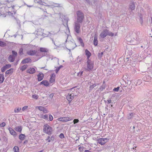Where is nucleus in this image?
I'll return each mask as SVG.
<instances>
[{"label": "nucleus", "mask_w": 152, "mask_h": 152, "mask_svg": "<svg viewBox=\"0 0 152 152\" xmlns=\"http://www.w3.org/2000/svg\"><path fill=\"white\" fill-rule=\"evenodd\" d=\"M77 15V22L79 23H83L84 19V15L81 11H78L76 12Z\"/></svg>", "instance_id": "obj_1"}, {"label": "nucleus", "mask_w": 152, "mask_h": 152, "mask_svg": "<svg viewBox=\"0 0 152 152\" xmlns=\"http://www.w3.org/2000/svg\"><path fill=\"white\" fill-rule=\"evenodd\" d=\"M43 131L44 133L49 135H50L52 133V128L49 126L48 124H46L43 126Z\"/></svg>", "instance_id": "obj_2"}, {"label": "nucleus", "mask_w": 152, "mask_h": 152, "mask_svg": "<svg viewBox=\"0 0 152 152\" xmlns=\"http://www.w3.org/2000/svg\"><path fill=\"white\" fill-rule=\"evenodd\" d=\"M107 35L112 37L114 35V34L111 32H110L107 29H104L102 31L100 34V36L102 38H104Z\"/></svg>", "instance_id": "obj_3"}, {"label": "nucleus", "mask_w": 152, "mask_h": 152, "mask_svg": "<svg viewBox=\"0 0 152 152\" xmlns=\"http://www.w3.org/2000/svg\"><path fill=\"white\" fill-rule=\"evenodd\" d=\"M80 28V24L77 22H75L74 25V31L75 35H78L80 33L81 31Z\"/></svg>", "instance_id": "obj_4"}, {"label": "nucleus", "mask_w": 152, "mask_h": 152, "mask_svg": "<svg viewBox=\"0 0 152 152\" xmlns=\"http://www.w3.org/2000/svg\"><path fill=\"white\" fill-rule=\"evenodd\" d=\"M87 67L88 69V71H89L93 69L94 67V63L91 61L90 59L87 60Z\"/></svg>", "instance_id": "obj_5"}, {"label": "nucleus", "mask_w": 152, "mask_h": 152, "mask_svg": "<svg viewBox=\"0 0 152 152\" xmlns=\"http://www.w3.org/2000/svg\"><path fill=\"white\" fill-rule=\"evenodd\" d=\"M58 120L59 121L66 122L70 120V118L68 117H61L58 118Z\"/></svg>", "instance_id": "obj_6"}, {"label": "nucleus", "mask_w": 152, "mask_h": 152, "mask_svg": "<svg viewBox=\"0 0 152 152\" xmlns=\"http://www.w3.org/2000/svg\"><path fill=\"white\" fill-rule=\"evenodd\" d=\"M109 139L107 138H101L99 140V143L102 145H104L106 142H107Z\"/></svg>", "instance_id": "obj_7"}, {"label": "nucleus", "mask_w": 152, "mask_h": 152, "mask_svg": "<svg viewBox=\"0 0 152 152\" xmlns=\"http://www.w3.org/2000/svg\"><path fill=\"white\" fill-rule=\"evenodd\" d=\"M72 94H69L66 96V99L69 102H71L72 100L74 98V95H72Z\"/></svg>", "instance_id": "obj_8"}, {"label": "nucleus", "mask_w": 152, "mask_h": 152, "mask_svg": "<svg viewBox=\"0 0 152 152\" xmlns=\"http://www.w3.org/2000/svg\"><path fill=\"white\" fill-rule=\"evenodd\" d=\"M37 79L39 81H40L42 80L44 77V75L41 72L39 73V74L37 75Z\"/></svg>", "instance_id": "obj_9"}, {"label": "nucleus", "mask_w": 152, "mask_h": 152, "mask_svg": "<svg viewBox=\"0 0 152 152\" xmlns=\"http://www.w3.org/2000/svg\"><path fill=\"white\" fill-rule=\"evenodd\" d=\"M31 59L29 58H27L23 60L21 62L22 64H25L26 63H31Z\"/></svg>", "instance_id": "obj_10"}, {"label": "nucleus", "mask_w": 152, "mask_h": 152, "mask_svg": "<svg viewBox=\"0 0 152 152\" xmlns=\"http://www.w3.org/2000/svg\"><path fill=\"white\" fill-rule=\"evenodd\" d=\"M36 70L34 68H30L27 69V72L31 74H34Z\"/></svg>", "instance_id": "obj_11"}, {"label": "nucleus", "mask_w": 152, "mask_h": 152, "mask_svg": "<svg viewBox=\"0 0 152 152\" xmlns=\"http://www.w3.org/2000/svg\"><path fill=\"white\" fill-rule=\"evenodd\" d=\"M37 51L35 50H30L27 52V54L29 56H33L34 55L37 53Z\"/></svg>", "instance_id": "obj_12"}, {"label": "nucleus", "mask_w": 152, "mask_h": 152, "mask_svg": "<svg viewBox=\"0 0 152 152\" xmlns=\"http://www.w3.org/2000/svg\"><path fill=\"white\" fill-rule=\"evenodd\" d=\"M15 58V56L13 55H10L8 58V60L10 62H12L14 61Z\"/></svg>", "instance_id": "obj_13"}, {"label": "nucleus", "mask_w": 152, "mask_h": 152, "mask_svg": "<svg viewBox=\"0 0 152 152\" xmlns=\"http://www.w3.org/2000/svg\"><path fill=\"white\" fill-rule=\"evenodd\" d=\"M55 75L54 73H53L52 74L50 75V83H53L55 81Z\"/></svg>", "instance_id": "obj_14"}, {"label": "nucleus", "mask_w": 152, "mask_h": 152, "mask_svg": "<svg viewBox=\"0 0 152 152\" xmlns=\"http://www.w3.org/2000/svg\"><path fill=\"white\" fill-rule=\"evenodd\" d=\"M44 85L45 86H47L49 85L48 82L46 80H43L40 83V85Z\"/></svg>", "instance_id": "obj_15"}, {"label": "nucleus", "mask_w": 152, "mask_h": 152, "mask_svg": "<svg viewBox=\"0 0 152 152\" xmlns=\"http://www.w3.org/2000/svg\"><path fill=\"white\" fill-rule=\"evenodd\" d=\"M129 7L131 10H134L135 9V4L134 2H132L130 4Z\"/></svg>", "instance_id": "obj_16"}, {"label": "nucleus", "mask_w": 152, "mask_h": 152, "mask_svg": "<svg viewBox=\"0 0 152 152\" xmlns=\"http://www.w3.org/2000/svg\"><path fill=\"white\" fill-rule=\"evenodd\" d=\"M86 54L87 56V59L89 60V58L91 55V53L87 49L85 50Z\"/></svg>", "instance_id": "obj_17"}, {"label": "nucleus", "mask_w": 152, "mask_h": 152, "mask_svg": "<svg viewBox=\"0 0 152 152\" xmlns=\"http://www.w3.org/2000/svg\"><path fill=\"white\" fill-rule=\"evenodd\" d=\"M98 41L97 40V36L95 35L94 37V44L95 46L97 45Z\"/></svg>", "instance_id": "obj_18"}, {"label": "nucleus", "mask_w": 152, "mask_h": 152, "mask_svg": "<svg viewBox=\"0 0 152 152\" xmlns=\"http://www.w3.org/2000/svg\"><path fill=\"white\" fill-rule=\"evenodd\" d=\"M10 134L13 135H16V133L15 131L11 127H9L8 129Z\"/></svg>", "instance_id": "obj_19"}, {"label": "nucleus", "mask_w": 152, "mask_h": 152, "mask_svg": "<svg viewBox=\"0 0 152 152\" xmlns=\"http://www.w3.org/2000/svg\"><path fill=\"white\" fill-rule=\"evenodd\" d=\"M131 57H126V58H124V61L126 62L127 64H130L131 61Z\"/></svg>", "instance_id": "obj_20"}, {"label": "nucleus", "mask_w": 152, "mask_h": 152, "mask_svg": "<svg viewBox=\"0 0 152 152\" xmlns=\"http://www.w3.org/2000/svg\"><path fill=\"white\" fill-rule=\"evenodd\" d=\"M98 85V84H96L95 83H94L93 84H92L91 85V86L89 88V91H91L93 89L94 87L96 86H97Z\"/></svg>", "instance_id": "obj_21"}, {"label": "nucleus", "mask_w": 152, "mask_h": 152, "mask_svg": "<svg viewBox=\"0 0 152 152\" xmlns=\"http://www.w3.org/2000/svg\"><path fill=\"white\" fill-rule=\"evenodd\" d=\"M78 39L79 42H80L81 45L82 47H84V44L83 42V40L82 38L81 37H79L78 38Z\"/></svg>", "instance_id": "obj_22"}, {"label": "nucleus", "mask_w": 152, "mask_h": 152, "mask_svg": "<svg viewBox=\"0 0 152 152\" xmlns=\"http://www.w3.org/2000/svg\"><path fill=\"white\" fill-rule=\"evenodd\" d=\"M15 129L18 132H21L22 130V128L21 126H18L15 128Z\"/></svg>", "instance_id": "obj_23"}, {"label": "nucleus", "mask_w": 152, "mask_h": 152, "mask_svg": "<svg viewBox=\"0 0 152 152\" xmlns=\"http://www.w3.org/2000/svg\"><path fill=\"white\" fill-rule=\"evenodd\" d=\"M4 79V78L3 74H0V83H1L3 82Z\"/></svg>", "instance_id": "obj_24"}, {"label": "nucleus", "mask_w": 152, "mask_h": 152, "mask_svg": "<svg viewBox=\"0 0 152 152\" xmlns=\"http://www.w3.org/2000/svg\"><path fill=\"white\" fill-rule=\"evenodd\" d=\"M64 21L63 22V24L64 26H68V18H66L64 19Z\"/></svg>", "instance_id": "obj_25"}, {"label": "nucleus", "mask_w": 152, "mask_h": 152, "mask_svg": "<svg viewBox=\"0 0 152 152\" xmlns=\"http://www.w3.org/2000/svg\"><path fill=\"white\" fill-rule=\"evenodd\" d=\"M28 66L27 65H24L21 66L20 69L22 71H23L27 68Z\"/></svg>", "instance_id": "obj_26"}, {"label": "nucleus", "mask_w": 152, "mask_h": 152, "mask_svg": "<svg viewBox=\"0 0 152 152\" xmlns=\"http://www.w3.org/2000/svg\"><path fill=\"white\" fill-rule=\"evenodd\" d=\"M25 136L23 134H21L19 136V139L21 140H23L25 139Z\"/></svg>", "instance_id": "obj_27"}, {"label": "nucleus", "mask_w": 152, "mask_h": 152, "mask_svg": "<svg viewBox=\"0 0 152 152\" xmlns=\"http://www.w3.org/2000/svg\"><path fill=\"white\" fill-rule=\"evenodd\" d=\"M39 50L40 52H47L48 51V50L47 49L43 48H40Z\"/></svg>", "instance_id": "obj_28"}, {"label": "nucleus", "mask_w": 152, "mask_h": 152, "mask_svg": "<svg viewBox=\"0 0 152 152\" xmlns=\"http://www.w3.org/2000/svg\"><path fill=\"white\" fill-rule=\"evenodd\" d=\"M13 72V68H11L9 70H7L5 74H6L8 75L10 73H12Z\"/></svg>", "instance_id": "obj_29"}, {"label": "nucleus", "mask_w": 152, "mask_h": 152, "mask_svg": "<svg viewBox=\"0 0 152 152\" xmlns=\"http://www.w3.org/2000/svg\"><path fill=\"white\" fill-rule=\"evenodd\" d=\"M41 118L43 119H44L46 120H48V116L47 114H45V115H41Z\"/></svg>", "instance_id": "obj_30"}, {"label": "nucleus", "mask_w": 152, "mask_h": 152, "mask_svg": "<svg viewBox=\"0 0 152 152\" xmlns=\"http://www.w3.org/2000/svg\"><path fill=\"white\" fill-rule=\"evenodd\" d=\"M13 151L14 152H19V148L17 146H14L13 148Z\"/></svg>", "instance_id": "obj_31"}, {"label": "nucleus", "mask_w": 152, "mask_h": 152, "mask_svg": "<svg viewBox=\"0 0 152 152\" xmlns=\"http://www.w3.org/2000/svg\"><path fill=\"white\" fill-rule=\"evenodd\" d=\"M139 16L140 18V23L142 25V24L143 23V19H142V15L141 14H139Z\"/></svg>", "instance_id": "obj_32"}, {"label": "nucleus", "mask_w": 152, "mask_h": 152, "mask_svg": "<svg viewBox=\"0 0 152 152\" xmlns=\"http://www.w3.org/2000/svg\"><path fill=\"white\" fill-rule=\"evenodd\" d=\"M134 115L133 113H129L128 115L127 118L129 119H131Z\"/></svg>", "instance_id": "obj_33"}, {"label": "nucleus", "mask_w": 152, "mask_h": 152, "mask_svg": "<svg viewBox=\"0 0 152 152\" xmlns=\"http://www.w3.org/2000/svg\"><path fill=\"white\" fill-rule=\"evenodd\" d=\"M21 110V107H17L14 109V112L15 113H18Z\"/></svg>", "instance_id": "obj_34"}, {"label": "nucleus", "mask_w": 152, "mask_h": 152, "mask_svg": "<svg viewBox=\"0 0 152 152\" xmlns=\"http://www.w3.org/2000/svg\"><path fill=\"white\" fill-rule=\"evenodd\" d=\"M11 66V65L10 64H7L6 65L4 66V68L6 70L10 68Z\"/></svg>", "instance_id": "obj_35"}, {"label": "nucleus", "mask_w": 152, "mask_h": 152, "mask_svg": "<svg viewBox=\"0 0 152 152\" xmlns=\"http://www.w3.org/2000/svg\"><path fill=\"white\" fill-rule=\"evenodd\" d=\"M6 45V44L4 42L0 41V46L1 47L5 46Z\"/></svg>", "instance_id": "obj_36"}, {"label": "nucleus", "mask_w": 152, "mask_h": 152, "mask_svg": "<svg viewBox=\"0 0 152 152\" xmlns=\"http://www.w3.org/2000/svg\"><path fill=\"white\" fill-rule=\"evenodd\" d=\"M103 54V52H102L100 53H99L98 55V56L99 58H100L102 56Z\"/></svg>", "instance_id": "obj_37"}, {"label": "nucleus", "mask_w": 152, "mask_h": 152, "mask_svg": "<svg viewBox=\"0 0 152 152\" xmlns=\"http://www.w3.org/2000/svg\"><path fill=\"white\" fill-rule=\"evenodd\" d=\"M127 39H128L127 41L129 42H131L132 41L135 42L136 41V39H135L134 38H133V39H131V40H130L129 39V37H127Z\"/></svg>", "instance_id": "obj_38"}, {"label": "nucleus", "mask_w": 152, "mask_h": 152, "mask_svg": "<svg viewBox=\"0 0 152 152\" xmlns=\"http://www.w3.org/2000/svg\"><path fill=\"white\" fill-rule=\"evenodd\" d=\"M23 50L22 48H20L19 49V53L20 55H22L23 54Z\"/></svg>", "instance_id": "obj_39"}, {"label": "nucleus", "mask_w": 152, "mask_h": 152, "mask_svg": "<svg viewBox=\"0 0 152 152\" xmlns=\"http://www.w3.org/2000/svg\"><path fill=\"white\" fill-rule=\"evenodd\" d=\"M38 107L39 110L41 111H42L44 109V107H42L41 106H38V107Z\"/></svg>", "instance_id": "obj_40"}, {"label": "nucleus", "mask_w": 152, "mask_h": 152, "mask_svg": "<svg viewBox=\"0 0 152 152\" xmlns=\"http://www.w3.org/2000/svg\"><path fill=\"white\" fill-rule=\"evenodd\" d=\"M32 97L33 98L37 99L38 98V96L36 94H34L32 96Z\"/></svg>", "instance_id": "obj_41"}, {"label": "nucleus", "mask_w": 152, "mask_h": 152, "mask_svg": "<svg viewBox=\"0 0 152 152\" xmlns=\"http://www.w3.org/2000/svg\"><path fill=\"white\" fill-rule=\"evenodd\" d=\"M12 53L13 54L12 55L15 57L17 55V53L14 50H12Z\"/></svg>", "instance_id": "obj_42"}, {"label": "nucleus", "mask_w": 152, "mask_h": 152, "mask_svg": "<svg viewBox=\"0 0 152 152\" xmlns=\"http://www.w3.org/2000/svg\"><path fill=\"white\" fill-rule=\"evenodd\" d=\"M120 88L119 87H118L116 88H115L113 89V91H118Z\"/></svg>", "instance_id": "obj_43"}, {"label": "nucleus", "mask_w": 152, "mask_h": 152, "mask_svg": "<svg viewBox=\"0 0 152 152\" xmlns=\"http://www.w3.org/2000/svg\"><path fill=\"white\" fill-rule=\"evenodd\" d=\"M83 73V71H80L77 73V75L79 77H81Z\"/></svg>", "instance_id": "obj_44"}, {"label": "nucleus", "mask_w": 152, "mask_h": 152, "mask_svg": "<svg viewBox=\"0 0 152 152\" xmlns=\"http://www.w3.org/2000/svg\"><path fill=\"white\" fill-rule=\"evenodd\" d=\"M49 120L50 121H52L53 119V117L51 115H49Z\"/></svg>", "instance_id": "obj_45"}, {"label": "nucleus", "mask_w": 152, "mask_h": 152, "mask_svg": "<svg viewBox=\"0 0 152 152\" xmlns=\"http://www.w3.org/2000/svg\"><path fill=\"white\" fill-rule=\"evenodd\" d=\"M77 61L78 63L80 62L82 60V58H79V56H78V57L77 58Z\"/></svg>", "instance_id": "obj_46"}, {"label": "nucleus", "mask_w": 152, "mask_h": 152, "mask_svg": "<svg viewBox=\"0 0 152 152\" xmlns=\"http://www.w3.org/2000/svg\"><path fill=\"white\" fill-rule=\"evenodd\" d=\"M79 121V120L78 119H75L74 120H73V123L74 124H75L76 123H77Z\"/></svg>", "instance_id": "obj_47"}, {"label": "nucleus", "mask_w": 152, "mask_h": 152, "mask_svg": "<svg viewBox=\"0 0 152 152\" xmlns=\"http://www.w3.org/2000/svg\"><path fill=\"white\" fill-rule=\"evenodd\" d=\"M5 125V123L4 122H2L0 124V126L1 127H3Z\"/></svg>", "instance_id": "obj_48"}, {"label": "nucleus", "mask_w": 152, "mask_h": 152, "mask_svg": "<svg viewBox=\"0 0 152 152\" xmlns=\"http://www.w3.org/2000/svg\"><path fill=\"white\" fill-rule=\"evenodd\" d=\"M59 137L61 139H62L63 138H64V136L63 133H61L59 135Z\"/></svg>", "instance_id": "obj_49"}, {"label": "nucleus", "mask_w": 152, "mask_h": 152, "mask_svg": "<svg viewBox=\"0 0 152 152\" xmlns=\"http://www.w3.org/2000/svg\"><path fill=\"white\" fill-rule=\"evenodd\" d=\"M42 111H43V113H48V111L47 110V109H46L45 107L44 108V109H43V110Z\"/></svg>", "instance_id": "obj_50"}, {"label": "nucleus", "mask_w": 152, "mask_h": 152, "mask_svg": "<svg viewBox=\"0 0 152 152\" xmlns=\"http://www.w3.org/2000/svg\"><path fill=\"white\" fill-rule=\"evenodd\" d=\"M84 149V147H80L79 148V150L80 151H83V149Z\"/></svg>", "instance_id": "obj_51"}, {"label": "nucleus", "mask_w": 152, "mask_h": 152, "mask_svg": "<svg viewBox=\"0 0 152 152\" xmlns=\"http://www.w3.org/2000/svg\"><path fill=\"white\" fill-rule=\"evenodd\" d=\"M54 135L52 136L50 139V141H53L54 139Z\"/></svg>", "instance_id": "obj_52"}, {"label": "nucleus", "mask_w": 152, "mask_h": 152, "mask_svg": "<svg viewBox=\"0 0 152 152\" xmlns=\"http://www.w3.org/2000/svg\"><path fill=\"white\" fill-rule=\"evenodd\" d=\"M60 69L59 68V67H57L56 69V70H55L56 73H57L58 72V71H59Z\"/></svg>", "instance_id": "obj_53"}, {"label": "nucleus", "mask_w": 152, "mask_h": 152, "mask_svg": "<svg viewBox=\"0 0 152 152\" xmlns=\"http://www.w3.org/2000/svg\"><path fill=\"white\" fill-rule=\"evenodd\" d=\"M50 137L49 136H48L47 137V138L45 140L46 141L48 140V142H50Z\"/></svg>", "instance_id": "obj_54"}, {"label": "nucleus", "mask_w": 152, "mask_h": 152, "mask_svg": "<svg viewBox=\"0 0 152 152\" xmlns=\"http://www.w3.org/2000/svg\"><path fill=\"white\" fill-rule=\"evenodd\" d=\"M28 107L27 106H25L23 107L22 108L23 111H25L28 108Z\"/></svg>", "instance_id": "obj_55"}, {"label": "nucleus", "mask_w": 152, "mask_h": 152, "mask_svg": "<svg viewBox=\"0 0 152 152\" xmlns=\"http://www.w3.org/2000/svg\"><path fill=\"white\" fill-rule=\"evenodd\" d=\"M84 1H85V3H87L88 4H90V1L89 0H84Z\"/></svg>", "instance_id": "obj_56"}, {"label": "nucleus", "mask_w": 152, "mask_h": 152, "mask_svg": "<svg viewBox=\"0 0 152 152\" xmlns=\"http://www.w3.org/2000/svg\"><path fill=\"white\" fill-rule=\"evenodd\" d=\"M5 70H6V69L4 68V66H3L2 67L1 69V71L2 72H4Z\"/></svg>", "instance_id": "obj_57"}, {"label": "nucleus", "mask_w": 152, "mask_h": 152, "mask_svg": "<svg viewBox=\"0 0 152 152\" xmlns=\"http://www.w3.org/2000/svg\"><path fill=\"white\" fill-rule=\"evenodd\" d=\"M54 96V94H50L49 96V97L50 98H52Z\"/></svg>", "instance_id": "obj_58"}, {"label": "nucleus", "mask_w": 152, "mask_h": 152, "mask_svg": "<svg viewBox=\"0 0 152 152\" xmlns=\"http://www.w3.org/2000/svg\"><path fill=\"white\" fill-rule=\"evenodd\" d=\"M107 103L109 104L111 103V99H109L107 100Z\"/></svg>", "instance_id": "obj_59"}, {"label": "nucleus", "mask_w": 152, "mask_h": 152, "mask_svg": "<svg viewBox=\"0 0 152 152\" xmlns=\"http://www.w3.org/2000/svg\"><path fill=\"white\" fill-rule=\"evenodd\" d=\"M28 140H25L24 142H23V144H25L26 143L28 142Z\"/></svg>", "instance_id": "obj_60"}, {"label": "nucleus", "mask_w": 152, "mask_h": 152, "mask_svg": "<svg viewBox=\"0 0 152 152\" xmlns=\"http://www.w3.org/2000/svg\"><path fill=\"white\" fill-rule=\"evenodd\" d=\"M100 88L101 90H102L104 89V87H103L102 86L101 88Z\"/></svg>", "instance_id": "obj_61"}, {"label": "nucleus", "mask_w": 152, "mask_h": 152, "mask_svg": "<svg viewBox=\"0 0 152 152\" xmlns=\"http://www.w3.org/2000/svg\"><path fill=\"white\" fill-rule=\"evenodd\" d=\"M51 40H52V42H53V44H54V45H56L55 44V42H54V41L53 40V38H51Z\"/></svg>", "instance_id": "obj_62"}, {"label": "nucleus", "mask_w": 152, "mask_h": 152, "mask_svg": "<svg viewBox=\"0 0 152 152\" xmlns=\"http://www.w3.org/2000/svg\"><path fill=\"white\" fill-rule=\"evenodd\" d=\"M84 152H92L88 150H85V151Z\"/></svg>", "instance_id": "obj_63"}, {"label": "nucleus", "mask_w": 152, "mask_h": 152, "mask_svg": "<svg viewBox=\"0 0 152 152\" xmlns=\"http://www.w3.org/2000/svg\"><path fill=\"white\" fill-rule=\"evenodd\" d=\"M63 67L62 65H60V66L58 67H59V68L60 69L62 67Z\"/></svg>", "instance_id": "obj_64"}]
</instances>
